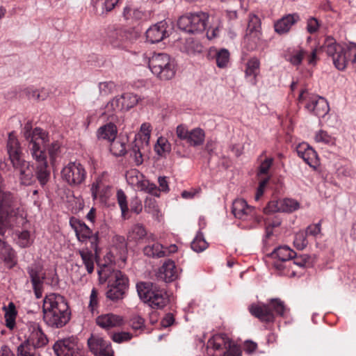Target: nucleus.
<instances>
[{"mask_svg":"<svg viewBox=\"0 0 356 356\" xmlns=\"http://www.w3.org/2000/svg\"><path fill=\"white\" fill-rule=\"evenodd\" d=\"M23 135L28 143V149L36 162L35 177L40 186H44L49 181L51 174L45 152L49 143L48 134L39 127L32 130L31 125L27 123L23 129Z\"/></svg>","mask_w":356,"mask_h":356,"instance_id":"nucleus-1","label":"nucleus"},{"mask_svg":"<svg viewBox=\"0 0 356 356\" xmlns=\"http://www.w3.org/2000/svg\"><path fill=\"white\" fill-rule=\"evenodd\" d=\"M42 310L44 322L53 327H62L70 319V312L65 298L57 293L45 296Z\"/></svg>","mask_w":356,"mask_h":356,"instance_id":"nucleus-2","label":"nucleus"},{"mask_svg":"<svg viewBox=\"0 0 356 356\" xmlns=\"http://www.w3.org/2000/svg\"><path fill=\"white\" fill-rule=\"evenodd\" d=\"M321 49L326 51L327 56L332 58L334 67L339 70H345L350 62L356 64L355 43L344 46L337 42L333 37L327 36Z\"/></svg>","mask_w":356,"mask_h":356,"instance_id":"nucleus-3","label":"nucleus"},{"mask_svg":"<svg viewBox=\"0 0 356 356\" xmlns=\"http://www.w3.org/2000/svg\"><path fill=\"white\" fill-rule=\"evenodd\" d=\"M7 153L12 165L19 175L21 183L30 185L33 181V175L30 169L29 162L23 158L20 143L15 132H10L7 141Z\"/></svg>","mask_w":356,"mask_h":356,"instance_id":"nucleus-4","label":"nucleus"},{"mask_svg":"<svg viewBox=\"0 0 356 356\" xmlns=\"http://www.w3.org/2000/svg\"><path fill=\"white\" fill-rule=\"evenodd\" d=\"M100 280L108 282V289L106 298L112 301L123 298L127 287V278L118 270H111L110 266H104L98 271Z\"/></svg>","mask_w":356,"mask_h":356,"instance_id":"nucleus-5","label":"nucleus"},{"mask_svg":"<svg viewBox=\"0 0 356 356\" xmlns=\"http://www.w3.org/2000/svg\"><path fill=\"white\" fill-rule=\"evenodd\" d=\"M136 289L139 298L153 309H162L169 301V296L164 289L149 282L137 283Z\"/></svg>","mask_w":356,"mask_h":356,"instance_id":"nucleus-6","label":"nucleus"},{"mask_svg":"<svg viewBox=\"0 0 356 356\" xmlns=\"http://www.w3.org/2000/svg\"><path fill=\"white\" fill-rule=\"evenodd\" d=\"M250 314L262 322L272 323L275 315L283 317L287 308L279 298L271 299L267 304H252L249 307Z\"/></svg>","mask_w":356,"mask_h":356,"instance_id":"nucleus-7","label":"nucleus"},{"mask_svg":"<svg viewBox=\"0 0 356 356\" xmlns=\"http://www.w3.org/2000/svg\"><path fill=\"white\" fill-rule=\"evenodd\" d=\"M149 67L161 80H170L176 73L175 59L165 53L154 54L149 59Z\"/></svg>","mask_w":356,"mask_h":356,"instance_id":"nucleus-8","label":"nucleus"},{"mask_svg":"<svg viewBox=\"0 0 356 356\" xmlns=\"http://www.w3.org/2000/svg\"><path fill=\"white\" fill-rule=\"evenodd\" d=\"M210 356H241V350L226 335H216L207 344Z\"/></svg>","mask_w":356,"mask_h":356,"instance_id":"nucleus-9","label":"nucleus"},{"mask_svg":"<svg viewBox=\"0 0 356 356\" xmlns=\"http://www.w3.org/2000/svg\"><path fill=\"white\" fill-rule=\"evenodd\" d=\"M48 342L46 335L39 325H35L29 338L17 348V356H36L37 349Z\"/></svg>","mask_w":356,"mask_h":356,"instance_id":"nucleus-10","label":"nucleus"},{"mask_svg":"<svg viewBox=\"0 0 356 356\" xmlns=\"http://www.w3.org/2000/svg\"><path fill=\"white\" fill-rule=\"evenodd\" d=\"M299 104H305V108L318 117H324L329 111V105L326 99L318 95L302 90L298 98Z\"/></svg>","mask_w":356,"mask_h":356,"instance_id":"nucleus-11","label":"nucleus"},{"mask_svg":"<svg viewBox=\"0 0 356 356\" xmlns=\"http://www.w3.org/2000/svg\"><path fill=\"white\" fill-rule=\"evenodd\" d=\"M62 179L70 186H79L87 177L85 167L79 162H70L61 170Z\"/></svg>","mask_w":356,"mask_h":356,"instance_id":"nucleus-12","label":"nucleus"},{"mask_svg":"<svg viewBox=\"0 0 356 356\" xmlns=\"http://www.w3.org/2000/svg\"><path fill=\"white\" fill-rule=\"evenodd\" d=\"M138 102L137 95L131 92L124 93L120 97H115L106 105L104 114L112 117L118 111H127L133 108Z\"/></svg>","mask_w":356,"mask_h":356,"instance_id":"nucleus-13","label":"nucleus"},{"mask_svg":"<svg viewBox=\"0 0 356 356\" xmlns=\"http://www.w3.org/2000/svg\"><path fill=\"white\" fill-rule=\"evenodd\" d=\"M90 191L93 200H99L102 204L108 203L113 193L106 173H102L95 179L91 185Z\"/></svg>","mask_w":356,"mask_h":356,"instance_id":"nucleus-14","label":"nucleus"},{"mask_svg":"<svg viewBox=\"0 0 356 356\" xmlns=\"http://www.w3.org/2000/svg\"><path fill=\"white\" fill-rule=\"evenodd\" d=\"M70 224L74 230L79 241L83 243L89 240L91 248L97 251L99 242V232L93 234L92 229L83 221L75 218H70Z\"/></svg>","mask_w":356,"mask_h":356,"instance_id":"nucleus-15","label":"nucleus"},{"mask_svg":"<svg viewBox=\"0 0 356 356\" xmlns=\"http://www.w3.org/2000/svg\"><path fill=\"white\" fill-rule=\"evenodd\" d=\"M26 271L29 275L35 298L40 299L42 296L43 284L47 278L46 273L43 271V266L39 263H33L26 268Z\"/></svg>","mask_w":356,"mask_h":356,"instance_id":"nucleus-16","label":"nucleus"},{"mask_svg":"<svg viewBox=\"0 0 356 356\" xmlns=\"http://www.w3.org/2000/svg\"><path fill=\"white\" fill-rule=\"evenodd\" d=\"M131 35L129 30L113 25L108 29L107 40L113 47L124 49L128 46Z\"/></svg>","mask_w":356,"mask_h":356,"instance_id":"nucleus-17","label":"nucleus"},{"mask_svg":"<svg viewBox=\"0 0 356 356\" xmlns=\"http://www.w3.org/2000/svg\"><path fill=\"white\" fill-rule=\"evenodd\" d=\"M126 178L127 182L140 191L148 193L154 196H159V190L155 184L149 180L143 179V175L137 170H131L127 172Z\"/></svg>","mask_w":356,"mask_h":356,"instance_id":"nucleus-18","label":"nucleus"},{"mask_svg":"<svg viewBox=\"0 0 356 356\" xmlns=\"http://www.w3.org/2000/svg\"><path fill=\"white\" fill-rule=\"evenodd\" d=\"M232 212L235 218L242 220H254L259 222L260 216H257L256 209L249 206L243 199H236L233 202Z\"/></svg>","mask_w":356,"mask_h":356,"instance_id":"nucleus-19","label":"nucleus"},{"mask_svg":"<svg viewBox=\"0 0 356 356\" xmlns=\"http://www.w3.org/2000/svg\"><path fill=\"white\" fill-rule=\"evenodd\" d=\"M54 350L57 356H83L84 351L74 339H65L54 345Z\"/></svg>","mask_w":356,"mask_h":356,"instance_id":"nucleus-20","label":"nucleus"},{"mask_svg":"<svg viewBox=\"0 0 356 356\" xmlns=\"http://www.w3.org/2000/svg\"><path fill=\"white\" fill-rule=\"evenodd\" d=\"M127 241L130 243L138 244L144 239L146 242H155L156 238L153 234H147V229L142 224L137 223L132 225L127 232Z\"/></svg>","mask_w":356,"mask_h":356,"instance_id":"nucleus-21","label":"nucleus"},{"mask_svg":"<svg viewBox=\"0 0 356 356\" xmlns=\"http://www.w3.org/2000/svg\"><path fill=\"white\" fill-rule=\"evenodd\" d=\"M90 351L95 356H113L111 343L100 337H90L88 340Z\"/></svg>","mask_w":356,"mask_h":356,"instance_id":"nucleus-22","label":"nucleus"},{"mask_svg":"<svg viewBox=\"0 0 356 356\" xmlns=\"http://www.w3.org/2000/svg\"><path fill=\"white\" fill-rule=\"evenodd\" d=\"M298 155L310 167L316 168L318 165V159L316 152L307 143L299 144L296 147Z\"/></svg>","mask_w":356,"mask_h":356,"instance_id":"nucleus-23","label":"nucleus"},{"mask_svg":"<svg viewBox=\"0 0 356 356\" xmlns=\"http://www.w3.org/2000/svg\"><path fill=\"white\" fill-rule=\"evenodd\" d=\"M167 23L161 21L149 28L146 31V38L150 43H157L168 36Z\"/></svg>","mask_w":356,"mask_h":356,"instance_id":"nucleus-24","label":"nucleus"},{"mask_svg":"<svg viewBox=\"0 0 356 356\" xmlns=\"http://www.w3.org/2000/svg\"><path fill=\"white\" fill-rule=\"evenodd\" d=\"M298 21H300V16L298 13L286 15L275 22V31L280 35L287 33L291 26Z\"/></svg>","mask_w":356,"mask_h":356,"instance_id":"nucleus-25","label":"nucleus"},{"mask_svg":"<svg viewBox=\"0 0 356 356\" xmlns=\"http://www.w3.org/2000/svg\"><path fill=\"white\" fill-rule=\"evenodd\" d=\"M159 277L165 282H171L178 277V272L173 261L168 260L160 268Z\"/></svg>","mask_w":356,"mask_h":356,"instance_id":"nucleus-26","label":"nucleus"},{"mask_svg":"<svg viewBox=\"0 0 356 356\" xmlns=\"http://www.w3.org/2000/svg\"><path fill=\"white\" fill-rule=\"evenodd\" d=\"M96 322L99 326L105 329H109L122 325L123 319L120 316L108 313L98 316Z\"/></svg>","mask_w":356,"mask_h":356,"instance_id":"nucleus-27","label":"nucleus"},{"mask_svg":"<svg viewBox=\"0 0 356 356\" xmlns=\"http://www.w3.org/2000/svg\"><path fill=\"white\" fill-rule=\"evenodd\" d=\"M191 22V33H200L204 31L207 27V22L209 18L207 13L199 12L190 14Z\"/></svg>","mask_w":356,"mask_h":356,"instance_id":"nucleus-28","label":"nucleus"},{"mask_svg":"<svg viewBox=\"0 0 356 356\" xmlns=\"http://www.w3.org/2000/svg\"><path fill=\"white\" fill-rule=\"evenodd\" d=\"M117 127L111 122L100 127L97 131V136L99 140H106L109 142L115 140L117 135Z\"/></svg>","mask_w":356,"mask_h":356,"instance_id":"nucleus-29","label":"nucleus"},{"mask_svg":"<svg viewBox=\"0 0 356 356\" xmlns=\"http://www.w3.org/2000/svg\"><path fill=\"white\" fill-rule=\"evenodd\" d=\"M273 266L280 275L294 277L298 273L297 270L293 269L290 261L277 260L273 263Z\"/></svg>","mask_w":356,"mask_h":356,"instance_id":"nucleus-30","label":"nucleus"},{"mask_svg":"<svg viewBox=\"0 0 356 356\" xmlns=\"http://www.w3.org/2000/svg\"><path fill=\"white\" fill-rule=\"evenodd\" d=\"M145 255L149 257H164L167 256L166 251L164 250V246L159 243H154L152 245H147L143 248Z\"/></svg>","mask_w":356,"mask_h":356,"instance_id":"nucleus-31","label":"nucleus"},{"mask_svg":"<svg viewBox=\"0 0 356 356\" xmlns=\"http://www.w3.org/2000/svg\"><path fill=\"white\" fill-rule=\"evenodd\" d=\"M271 257L280 261H290L296 252L287 246H280L274 250Z\"/></svg>","mask_w":356,"mask_h":356,"instance_id":"nucleus-32","label":"nucleus"},{"mask_svg":"<svg viewBox=\"0 0 356 356\" xmlns=\"http://www.w3.org/2000/svg\"><path fill=\"white\" fill-rule=\"evenodd\" d=\"M260 62L259 60L253 57L249 59L246 63L245 75L247 76H252V82L255 84L257 82V76L259 73Z\"/></svg>","mask_w":356,"mask_h":356,"instance_id":"nucleus-33","label":"nucleus"},{"mask_svg":"<svg viewBox=\"0 0 356 356\" xmlns=\"http://www.w3.org/2000/svg\"><path fill=\"white\" fill-rule=\"evenodd\" d=\"M261 35V32H247L243 40L244 47L250 51L256 49L259 44Z\"/></svg>","mask_w":356,"mask_h":356,"instance_id":"nucleus-34","label":"nucleus"},{"mask_svg":"<svg viewBox=\"0 0 356 356\" xmlns=\"http://www.w3.org/2000/svg\"><path fill=\"white\" fill-rule=\"evenodd\" d=\"M204 131L200 128H195L190 131L187 142L192 146H198L204 143Z\"/></svg>","mask_w":356,"mask_h":356,"instance_id":"nucleus-35","label":"nucleus"},{"mask_svg":"<svg viewBox=\"0 0 356 356\" xmlns=\"http://www.w3.org/2000/svg\"><path fill=\"white\" fill-rule=\"evenodd\" d=\"M79 252L87 272L91 274L94 271V254L88 249L79 250Z\"/></svg>","mask_w":356,"mask_h":356,"instance_id":"nucleus-36","label":"nucleus"},{"mask_svg":"<svg viewBox=\"0 0 356 356\" xmlns=\"http://www.w3.org/2000/svg\"><path fill=\"white\" fill-rule=\"evenodd\" d=\"M230 54L227 49H220L217 50L215 54L216 65L219 68H225L227 66L229 61Z\"/></svg>","mask_w":356,"mask_h":356,"instance_id":"nucleus-37","label":"nucleus"},{"mask_svg":"<svg viewBox=\"0 0 356 356\" xmlns=\"http://www.w3.org/2000/svg\"><path fill=\"white\" fill-rule=\"evenodd\" d=\"M278 204H280L281 212L291 213L299 207V203L297 201L289 198L279 200Z\"/></svg>","mask_w":356,"mask_h":356,"instance_id":"nucleus-38","label":"nucleus"},{"mask_svg":"<svg viewBox=\"0 0 356 356\" xmlns=\"http://www.w3.org/2000/svg\"><path fill=\"white\" fill-rule=\"evenodd\" d=\"M16 316L17 312L15 305L11 302L9 304V309L6 310L4 315L6 325L8 328L10 330L14 328L15 326Z\"/></svg>","mask_w":356,"mask_h":356,"instance_id":"nucleus-39","label":"nucleus"},{"mask_svg":"<svg viewBox=\"0 0 356 356\" xmlns=\"http://www.w3.org/2000/svg\"><path fill=\"white\" fill-rule=\"evenodd\" d=\"M316 143H323L327 145H334L335 144V138L328 134L325 131L320 130L316 132L314 136Z\"/></svg>","mask_w":356,"mask_h":356,"instance_id":"nucleus-40","label":"nucleus"},{"mask_svg":"<svg viewBox=\"0 0 356 356\" xmlns=\"http://www.w3.org/2000/svg\"><path fill=\"white\" fill-rule=\"evenodd\" d=\"M191 246L194 251L200 252L204 251L208 247V243L203 238L202 234L200 232L192 241Z\"/></svg>","mask_w":356,"mask_h":356,"instance_id":"nucleus-41","label":"nucleus"},{"mask_svg":"<svg viewBox=\"0 0 356 356\" xmlns=\"http://www.w3.org/2000/svg\"><path fill=\"white\" fill-rule=\"evenodd\" d=\"M110 151L115 156H123L127 152L125 143L113 140L110 145Z\"/></svg>","mask_w":356,"mask_h":356,"instance_id":"nucleus-42","label":"nucleus"},{"mask_svg":"<svg viewBox=\"0 0 356 356\" xmlns=\"http://www.w3.org/2000/svg\"><path fill=\"white\" fill-rule=\"evenodd\" d=\"M306 56V51L302 49L299 50L293 51V53L289 56V58H286L288 61H289L293 65L298 66L301 64L303 58Z\"/></svg>","mask_w":356,"mask_h":356,"instance_id":"nucleus-43","label":"nucleus"},{"mask_svg":"<svg viewBox=\"0 0 356 356\" xmlns=\"http://www.w3.org/2000/svg\"><path fill=\"white\" fill-rule=\"evenodd\" d=\"M261 21L260 19L254 14L249 15V20L248 24L247 32H261Z\"/></svg>","mask_w":356,"mask_h":356,"instance_id":"nucleus-44","label":"nucleus"},{"mask_svg":"<svg viewBox=\"0 0 356 356\" xmlns=\"http://www.w3.org/2000/svg\"><path fill=\"white\" fill-rule=\"evenodd\" d=\"M170 149V144L168 142L167 139L163 137L158 138L157 143L155 145V150L159 155L162 156L165 153L169 152Z\"/></svg>","mask_w":356,"mask_h":356,"instance_id":"nucleus-45","label":"nucleus"},{"mask_svg":"<svg viewBox=\"0 0 356 356\" xmlns=\"http://www.w3.org/2000/svg\"><path fill=\"white\" fill-rule=\"evenodd\" d=\"M129 325L136 332L140 334L145 329V320L140 316H134L130 319Z\"/></svg>","mask_w":356,"mask_h":356,"instance_id":"nucleus-46","label":"nucleus"},{"mask_svg":"<svg viewBox=\"0 0 356 356\" xmlns=\"http://www.w3.org/2000/svg\"><path fill=\"white\" fill-rule=\"evenodd\" d=\"M140 141L136 140L134 145L130 151V156L134 158V161L136 165H139L143 163V154L140 152Z\"/></svg>","mask_w":356,"mask_h":356,"instance_id":"nucleus-47","label":"nucleus"},{"mask_svg":"<svg viewBox=\"0 0 356 356\" xmlns=\"http://www.w3.org/2000/svg\"><path fill=\"white\" fill-rule=\"evenodd\" d=\"M307 237L308 236L305 232H299L297 233L293 242L295 246L299 250L304 249L308 244Z\"/></svg>","mask_w":356,"mask_h":356,"instance_id":"nucleus-48","label":"nucleus"},{"mask_svg":"<svg viewBox=\"0 0 356 356\" xmlns=\"http://www.w3.org/2000/svg\"><path fill=\"white\" fill-rule=\"evenodd\" d=\"M117 199L118 204L120 207L122 215L124 216L128 211V204L127 201V196L122 190H118L117 192Z\"/></svg>","mask_w":356,"mask_h":356,"instance_id":"nucleus-49","label":"nucleus"},{"mask_svg":"<svg viewBox=\"0 0 356 356\" xmlns=\"http://www.w3.org/2000/svg\"><path fill=\"white\" fill-rule=\"evenodd\" d=\"M177 26L179 29L186 32L191 33V22L190 14L180 17L177 22Z\"/></svg>","mask_w":356,"mask_h":356,"instance_id":"nucleus-50","label":"nucleus"},{"mask_svg":"<svg viewBox=\"0 0 356 356\" xmlns=\"http://www.w3.org/2000/svg\"><path fill=\"white\" fill-rule=\"evenodd\" d=\"M116 85L113 81H104L99 84V92L102 95H108L115 89Z\"/></svg>","mask_w":356,"mask_h":356,"instance_id":"nucleus-51","label":"nucleus"},{"mask_svg":"<svg viewBox=\"0 0 356 356\" xmlns=\"http://www.w3.org/2000/svg\"><path fill=\"white\" fill-rule=\"evenodd\" d=\"M145 210L153 215L158 213L159 207L155 199L152 197H147L145 200Z\"/></svg>","mask_w":356,"mask_h":356,"instance_id":"nucleus-52","label":"nucleus"},{"mask_svg":"<svg viewBox=\"0 0 356 356\" xmlns=\"http://www.w3.org/2000/svg\"><path fill=\"white\" fill-rule=\"evenodd\" d=\"M99 305V300H98V291L95 288H93L91 291L90 296V302L88 305V308L90 309L92 313H94L98 307Z\"/></svg>","mask_w":356,"mask_h":356,"instance_id":"nucleus-53","label":"nucleus"},{"mask_svg":"<svg viewBox=\"0 0 356 356\" xmlns=\"http://www.w3.org/2000/svg\"><path fill=\"white\" fill-rule=\"evenodd\" d=\"M307 262V257L304 255L297 256V254L296 253V255L292 257V259L290 261V264L293 266V269L296 270V268H303L306 264Z\"/></svg>","mask_w":356,"mask_h":356,"instance_id":"nucleus-54","label":"nucleus"},{"mask_svg":"<svg viewBox=\"0 0 356 356\" xmlns=\"http://www.w3.org/2000/svg\"><path fill=\"white\" fill-rule=\"evenodd\" d=\"M18 243L22 248H26L31 245V241L29 232L24 230L18 234Z\"/></svg>","mask_w":356,"mask_h":356,"instance_id":"nucleus-55","label":"nucleus"},{"mask_svg":"<svg viewBox=\"0 0 356 356\" xmlns=\"http://www.w3.org/2000/svg\"><path fill=\"white\" fill-rule=\"evenodd\" d=\"M60 144L58 141L53 142L47 148L51 162L53 163L58 155Z\"/></svg>","mask_w":356,"mask_h":356,"instance_id":"nucleus-56","label":"nucleus"},{"mask_svg":"<svg viewBox=\"0 0 356 356\" xmlns=\"http://www.w3.org/2000/svg\"><path fill=\"white\" fill-rule=\"evenodd\" d=\"M111 338L116 343H122L131 339L132 334L127 332H116L112 334Z\"/></svg>","mask_w":356,"mask_h":356,"instance_id":"nucleus-57","label":"nucleus"},{"mask_svg":"<svg viewBox=\"0 0 356 356\" xmlns=\"http://www.w3.org/2000/svg\"><path fill=\"white\" fill-rule=\"evenodd\" d=\"M320 27L319 21L315 17H310L307 22V31L310 34L315 33Z\"/></svg>","mask_w":356,"mask_h":356,"instance_id":"nucleus-58","label":"nucleus"},{"mask_svg":"<svg viewBox=\"0 0 356 356\" xmlns=\"http://www.w3.org/2000/svg\"><path fill=\"white\" fill-rule=\"evenodd\" d=\"M323 45V43L321 45H319L318 47H316L314 48L311 54L307 56V60L309 65H315L317 63V60H318L317 57V54L320 51H326L321 49V47Z\"/></svg>","mask_w":356,"mask_h":356,"instance_id":"nucleus-59","label":"nucleus"},{"mask_svg":"<svg viewBox=\"0 0 356 356\" xmlns=\"http://www.w3.org/2000/svg\"><path fill=\"white\" fill-rule=\"evenodd\" d=\"M119 0H104L102 11L100 15H106L111 12L118 3Z\"/></svg>","mask_w":356,"mask_h":356,"instance_id":"nucleus-60","label":"nucleus"},{"mask_svg":"<svg viewBox=\"0 0 356 356\" xmlns=\"http://www.w3.org/2000/svg\"><path fill=\"white\" fill-rule=\"evenodd\" d=\"M321 222H319L318 223L309 225L305 232L308 236L315 238L321 233Z\"/></svg>","mask_w":356,"mask_h":356,"instance_id":"nucleus-61","label":"nucleus"},{"mask_svg":"<svg viewBox=\"0 0 356 356\" xmlns=\"http://www.w3.org/2000/svg\"><path fill=\"white\" fill-rule=\"evenodd\" d=\"M186 44V51L188 54H193L202 51V46L197 42L189 39L187 40Z\"/></svg>","mask_w":356,"mask_h":356,"instance_id":"nucleus-62","label":"nucleus"},{"mask_svg":"<svg viewBox=\"0 0 356 356\" xmlns=\"http://www.w3.org/2000/svg\"><path fill=\"white\" fill-rule=\"evenodd\" d=\"M273 159L272 158H267L263 162H261L259 169V174L267 175L270 168L273 164Z\"/></svg>","mask_w":356,"mask_h":356,"instance_id":"nucleus-63","label":"nucleus"},{"mask_svg":"<svg viewBox=\"0 0 356 356\" xmlns=\"http://www.w3.org/2000/svg\"><path fill=\"white\" fill-rule=\"evenodd\" d=\"M190 131L183 124L177 126L176 134L177 137L181 140H187Z\"/></svg>","mask_w":356,"mask_h":356,"instance_id":"nucleus-64","label":"nucleus"}]
</instances>
